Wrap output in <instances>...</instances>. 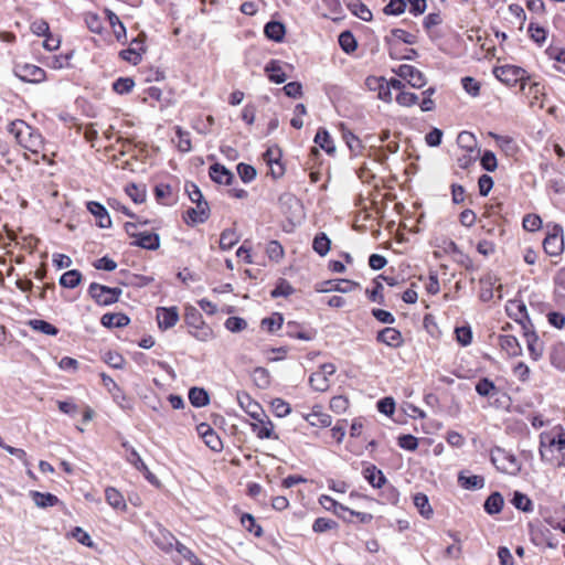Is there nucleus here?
<instances>
[{"label":"nucleus","instance_id":"1","mask_svg":"<svg viewBox=\"0 0 565 565\" xmlns=\"http://www.w3.org/2000/svg\"><path fill=\"white\" fill-rule=\"evenodd\" d=\"M8 131L15 138L23 148L38 152L43 145V138L33 127L24 120H14L8 125Z\"/></svg>","mask_w":565,"mask_h":565},{"label":"nucleus","instance_id":"27","mask_svg":"<svg viewBox=\"0 0 565 565\" xmlns=\"http://www.w3.org/2000/svg\"><path fill=\"white\" fill-rule=\"evenodd\" d=\"M86 207L97 218L99 227L108 228L111 226L110 216L104 205L95 201H89Z\"/></svg>","mask_w":565,"mask_h":565},{"label":"nucleus","instance_id":"9","mask_svg":"<svg viewBox=\"0 0 565 565\" xmlns=\"http://www.w3.org/2000/svg\"><path fill=\"white\" fill-rule=\"evenodd\" d=\"M457 484L467 491H478L484 488L486 477L465 468L457 472Z\"/></svg>","mask_w":565,"mask_h":565},{"label":"nucleus","instance_id":"58","mask_svg":"<svg viewBox=\"0 0 565 565\" xmlns=\"http://www.w3.org/2000/svg\"><path fill=\"white\" fill-rule=\"evenodd\" d=\"M175 135L178 137L177 147L182 152H189L191 151V139H190V132L183 130L181 127H175Z\"/></svg>","mask_w":565,"mask_h":565},{"label":"nucleus","instance_id":"57","mask_svg":"<svg viewBox=\"0 0 565 565\" xmlns=\"http://www.w3.org/2000/svg\"><path fill=\"white\" fill-rule=\"evenodd\" d=\"M135 87V81L131 77H119L113 83V89L119 95L128 94Z\"/></svg>","mask_w":565,"mask_h":565},{"label":"nucleus","instance_id":"21","mask_svg":"<svg viewBox=\"0 0 565 565\" xmlns=\"http://www.w3.org/2000/svg\"><path fill=\"white\" fill-rule=\"evenodd\" d=\"M66 537L75 540L78 544H81L89 550L97 551V548H98L97 543L94 542L90 534L84 527H82L79 525L72 526L67 531Z\"/></svg>","mask_w":565,"mask_h":565},{"label":"nucleus","instance_id":"14","mask_svg":"<svg viewBox=\"0 0 565 565\" xmlns=\"http://www.w3.org/2000/svg\"><path fill=\"white\" fill-rule=\"evenodd\" d=\"M509 503L522 513H532L535 504L533 499L521 490H512L508 494Z\"/></svg>","mask_w":565,"mask_h":565},{"label":"nucleus","instance_id":"38","mask_svg":"<svg viewBox=\"0 0 565 565\" xmlns=\"http://www.w3.org/2000/svg\"><path fill=\"white\" fill-rule=\"evenodd\" d=\"M265 72L268 74L270 82L281 84L287 79V75L277 60L269 61L265 66Z\"/></svg>","mask_w":565,"mask_h":565},{"label":"nucleus","instance_id":"31","mask_svg":"<svg viewBox=\"0 0 565 565\" xmlns=\"http://www.w3.org/2000/svg\"><path fill=\"white\" fill-rule=\"evenodd\" d=\"M209 174L218 184H231L234 179V174L220 163L212 164Z\"/></svg>","mask_w":565,"mask_h":565},{"label":"nucleus","instance_id":"56","mask_svg":"<svg viewBox=\"0 0 565 565\" xmlns=\"http://www.w3.org/2000/svg\"><path fill=\"white\" fill-rule=\"evenodd\" d=\"M350 405L349 398L345 395H335L329 402V408L335 414H343Z\"/></svg>","mask_w":565,"mask_h":565},{"label":"nucleus","instance_id":"53","mask_svg":"<svg viewBox=\"0 0 565 565\" xmlns=\"http://www.w3.org/2000/svg\"><path fill=\"white\" fill-rule=\"evenodd\" d=\"M348 419L341 418L335 422V424L331 427L330 433L332 439L340 445L347 435Z\"/></svg>","mask_w":565,"mask_h":565},{"label":"nucleus","instance_id":"12","mask_svg":"<svg viewBox=\"0 0 565 565\" xmlns=\"http://www.w3.org/2000/svg\"><path fill=\"white\" fill-rule=\"evenodd\" d=\"M318 502L324 510L333 513L338 519L342 520L344 523H352V519L345 515V513H348L349 507L337 501L333 497L329 494H320V497L318 498Z\"/></svg>","mask_w":565,"mask_h":565},{"label":"nucleus","instance_id":"40","mask_svg":"<svg viewBox=\"0 0 565 565\" xmlns=\"http://www.w3.org/2000/svg\"><path fill=\"white\" fill-rule=\"evenodd\" d=\"M265 35L275 42H281L285 38L286 29L281 22L269 21L264 28Z\"/></svg>","mask_w":565,"mask_h":565},{"label":"nucleus","instance_id":"49","mask_svg":"<svg viewBox=\"0 0 565 565\" xmlns=\"http://www.w3.org/2000/svg\"><path fill=\"white\" fill-rule=\"evenodd\" d=\"M330 244L329 237L324 233H319L313 238L312 248L318 255L326 256L330 250Z\"/></svg>","mask_w":565,"mask_h":565},{"label":"nucleus","instance_id":"51","mask_svg":"<svg viewBox=\"0 0 565 565\" xmlns=\"http://www.w3.org/2000/svg\"><path fill=\"white\" fill-rule=\"evenodd\" d=\"M380 495L384 498L386 502L396 507L399 502L401 492L394 484L388 481L387 486H385L383 489H380Z\"/></svg>","mask_w":565,"mask_h":565},{"label":"nucleus","instance_id":"24","mask_svg":"<svg viewBox=\"0 0 565 565\" xmlns=\"http://www.w3.org/2000/svg\"><path fill=\"white\" fill-rule=\"evenodd\" d=\"M210 216V207L207 202H199L196 207H191L186 211L184 217L188 224H200L204 223Z\"/></svg>","mask_w":565,"mask_h":565},{"label":"nucleus","instance_id":"46","mask_svg":"<svg viewBox=\"0 0 565 565\" xmlns=\"http://www.w3.org/2000/svg\"><path fill=\"white\" fill-rule=\"evenodd\" d=\"M390 47H394V41L403 42L405 44H415L417 41L416 35L403 30V29H393L391 31V38H386Z\"/></svg>","mask_w":565,"mask_h":565},{"label":"nucleus","instance_id":"48","mask_svg":"<svg viewBox=\"0 0 565 565\" xmlns=\"http://www.w3.org/2000/svg\"><path fill=\"white\" fill-rule=\"evenodd\" d=\"M309 385L315 392H326L329 388V380L319 371L312 372L309 376Z\"/></svg>","mask_w":565,"mask_h":565},{"label":"nucleus","instance_id":"30","mask_svg":"<svg viewBox=\"0 0 565 565\" xmlns=\"http://www.w3.org/2000/svg\"><path fill=\"white\" fill-rule=\"evenodd\" d=\"M236 401L238 406L248 415V412L252 411H264L263 405L254 399L250 394L246 391H237L236 392Z\"/></svg>","mask_w":565,"mask_h":565},{"label":"nucleus","instance_id":"64","mask_svg":"<svg viewBox=\"0 0 565 565\" xmlns=\"http://www.w3.org/2000/svg\"><path fill=\"white\" fill-rule=\"evenodd\" d=\"M497 556L500 565H514L515 561L510 551L505 545H500L497 550Z\"/></svg>","mask_w":565,"mask_h":565},{"label":"nucleus","instance_id":"16","mask_svg":"<svg viewBox=\"0 0 565 565\" xmlns=\"http://www.w3.org/2000/svg\"><path fill=\"white\" fill-rule=\"evenodd\" d=\"M156 311V318L160 330L171 329L179 321V310L175 306L168 308L158 307Z\"/></svg>","mask_w":565,"mask_h":565},{"label":"nucleus","instance_id":"3","mask_svg":"<svg viewBox=\"0 0 565 565\" xmlns=\"http://www.w3.org/2000/svg\"><path fill=\"white\" fill-rule=\"evenodd\" d=\"M121 294L122 290L120 288H111L97 282H92L88 287V295L99 306H110L116 303Z\"/></svg>","mask_w":565,"mask_h":565},{"label":"nucleus","instance_id":"33","mask_svg":"<svg viewBox=\"0 0 565 565\" xmlns=\"http://www.w3.org/2000/svg\"><path fill=\"white\" fill-rule=\"evenodd\" d=\"M395 440L397 447L408 452H415L420 444V438L411 433H401Z\"/></svg>","mask_w":565,"mask_h":565},{"label":"nucleus","instance_id":"35","mask_svg":"<svg viewBox=\"0 0 565 565\" xmlns=\"http://www.w3.org/2000/svg\"><path fill=\"white\" fill-rule=\"evenodd\" d=\"M375 408L387 418H393L396 414V401L392 395H385L376 401Z\"/></svg>","mask_w":565,"mask_h":565},{"label":"nucleus","instance_id":"62","mask_svg":"<svg viewBox=\"0 0 565 565\" xmlns=\"http://www.w3.org/2000/svg\"><path fill=\"white\" fill-rule=\"evenodd\" d=\"M237 173L244 183H248L256 178V169L247 163H238L236 167Z\"/></svg>","mask_w":565,"mask_h":565},{"label":"nucleus","instance_id":"28","mask_svg":"<svg viewBox=\"0 0 565 565\" xmlns=\"http://www.w3.org/2000/svg\"><path fill=\"white\" fill-rule=\"evenodd\" d=\"M160 536L153 540L154 545L166 554L174 550V543L178 537L168 529L162 527L159 530Z\"/></svg>","mask_w":565,"mask_h":565},{"label":"nucleus","instance_id":"10","mask_svg":"<svg viewBox=\"0 0 565 565\" xmlns=\"http://www.w3.org/2000/svg\"><path fill=\"white\" fill-rule=\"evenodd\" d=\"M29 497L39 509H49L58 507L66 510L64 502L54 493L49 491L30 490Z\"/></svg>","mask_w":565,"mask_h":565},{"label":"nucleus","instance_id":"5","mask_svg":"<svg viewBox=\"0 0 565 565\" xmlns=\"http://www.w3.org/2000/svg\"><path fill=\"white\" fill-rule=\"evenodd\" d=\"M494 76L508 86H514L521 83L524 89V81L527 79L526 71L515 65H502L493 70Z\"/></svg>","mask_w":565,"mask_h":565},{"label":"nucleus","instance_id":"4","mask_svg":"<svg viewBox=\"0 0 565 565\" xmlns=\"http://www.w3.org/2000/svg\"><path fill=\"white\" fill-rule=\"evenodd\" d=\"M527 532L531 543L535 546L545 545L548 548H556L558 546V541L554 537L553 533L542 524L530 521L527 523Z\"/></svg>","mask_w":565,"mask_h":565},{"label":"nucleus","instance_id":"41","mask_svg":"<svg viewBox=\"0 0 565 565\" xmlns=\"http://www.w3.org/2000/svg\"><path fill=\"white\" fill-rule=\"evenodd\" d=\"M377 339L388 347L396 348L402 342V334L395 328L387 327L379 333Z\"/></svg>","mask_w":565,"mask_h":565},{"label":"nucleus","instance_id":"59","mask_svg":"<svg viewBox=\"0 0 565 565\" xmlns=\"http://www.w3.org/2000/svg\"><path fill=\"white\" fill-rule=\"evenodd\" d=\"M84 20H85L87 28L92 32L97 33V34L102 33L104 25H103V21H102L100 17L97 13L87 12L84 15Z\"/></svg>","mask_w":565,"mask_h":565},{"label":"nucleus","instance_id":"8","mask_svg":"<svg viewBox=\"0 0 565 565\" xmlns=\"http://www.w3.org/2000/svg\"><path fill=\"white\" fill-rule=\"evenodd\" d=\"M544 252L550 256H559L564 252L563 227L554 225L543 241Z\"/></svg>","mask_w":565,"mask_h":565},{"label":"nucleus","instance_id":"15","mask_svg":"<svg viewBox=\"0 0 565 565\" xmlns=\"http://www.w3.org/2000/svg\"><path fill=\"white\" fill-rule=\"evenodd\" d=\"M396 74L408 82L415 88H420L426 84L424 74L413 65L402 64L395 71Z\"/></svg>","mask_w":565,"mask_h":565},{"label":"nucleus","instance_id":"2","mask_svg":"<svg viewBox=\"0 0 565 565\" xmlns=\"http://www.w3.org/2000/svg\"><path fill=\"white\" fill-rule=\"evenodd\" d=\"M248 416L252 419V422H248L247 424L249 425L253 434L258 439H279V435L275 430L276 426L265 411H252L248 412Z\"/></svg>","mask_w":565,"mask_h":565},{"label":"nucleus","instance_id":"39","mask_svg":"<svg viewBox=\"0 0 565 565\" xmlns=\"http://www.w3.org/2000/svg\"><path fill=\"white\" fill-rule=\"evenodd\" d=\"M129 318L121 312L105 313L103 315L100 322L107 328H121L129 323Z\"/></svg>","mask_w":565,"mask_h":565},{"label":"nucleus","instance_id":"26","mask_svg":"<svg viewBox=\"0 0 565 565\" xmlns=\"http://www.w3.org/2000/svg\"><path fill=\"white\" fill-rule=\"evenodd\" d=\"M254 385L259 390H267L271 384L270 372L264 366H255L247 370Z\"/></svg>","mask_w":565,"mask_h":565},{"label":"nucleus","instance_id":"6","mask_svg":"<svg viewBox=\"0 0 565 565\" xmlns=\"http://www.w3.org/2000/svg\"><path fill=\"white\" fill-rule=\"evenodd\" d=\"M195 430L199 437L203 440V443L210 450H212L215 454H218L223 450V440L210 423H199L195 426Z\"/></svg>","mask_w":565,"mask_h":565},{"label":"nucleus","instance_id":"19","mask_svg":"<svg viewBox=\"0 0 565 565\" xmlns=\"http://www.w3.org/2000/svg\"><path fill=\"white\" fill-rule=\"evenodd\" d=\"M188 399L194 408H202L211 403V394L204 386L193 385L188 390Z\"/></svg>","mask_w":565,"mask_h":565},{"label":"nucleus","instance_id":"34","mask_svg":"<svg viewBox=\"0 0 565 565\" xmlns=\"http://www.w3.org/2000/svg\"><path fill=\"white\" fill-rule=\"evenodd\" d=\"M555 429L557 430L555 434L548 433V437H546L548 449L552 451L554 448L558 452H563L565 451V428L557 425Z\"/></svg>","mask_w":565,"mask_h":565},{"label":"nucleus","instance_id":"54","mask_svg":"<svg viewBox=\"0 0 565 565\" xmlns=\"http://www.w3.org/2000/svg\"><path fill=\"white\" fill-rule=\"evenodd\" d=\"M339 45L345 53H352L356 50L358 43L350 31H343L339 35Z\"/></svg>","mask_w":565,"mask_h":565},{"label":"nucleus","instance_id":"37","mask_svg":"<svg viewBox=\"0 0 565 565\" xmlns=\"http://www.w3.org/2000/svg\"><path fill=\"white\" fill-rule=\"evenodd\" d=\"M270 411L277 418H285L292 412V407L289 402L282 397H274L270 401Z\"/></svg>","mask_w":565,"mask_h":565},{"label":"nucleus","instance_id":"13","mask_svg":"<svg viewBox=\"0 0 565 565\" xmlns=\"http://www.w3.org/2000/svg\"><path fill=\"white\" fill-rule=\"evenodd\" d=\"M14 74L23 82L40 83L45 78L43 68L33 64H18Z\"/></svg>","mask_w":565,"mask_h":565},{"label":"nucleus","instance_id":"23","mask_svg":"<svg viewBox=\"0 0 565 565\" xmlns=\"http://www.w3.org/2000/svg\"><path fill=\"white\" fill-rule=\"evenodd\" d=\"M106 502L116 511L127 512L128 507L124 494L113 486H107L105 489Z\"/></svg>","mask_w":565,"mask_h":565},{"label":"nucleus","instance_id":"50","mask_svg":"<svg viewBox=\"0 0 565 565\" xmlns=\"http://www.w3.org/2000/svg\"><path fill=\"white\" fill-rule=\"evenodd\" d=\"M239 237L236 234L235 230L226 228L221 233L220 237V247L223 250L231 249L235 244H237Z\"/></svg>","mask_w":565,"mask_h":565},{"label":"nucleus","instance_id":"42","mask_svg":"<svg viewBox=\"0 0 565 565\" xmlns=\"http://www.w3.org/2000/svg\"><path fill=\"white\" fill-rule=\"evenodd\" d=\"M337 529H339V523L327 516H318L312 523V532L316 534H324Z\"/></svg>","mask_w":565,"mask_h":565},{"label":"nucleus","instance_id":"43","mask_svg":"<svg viewBox=\"0 0 565 565\" xmlns=\"http://www.w3.org/2000/svg\"><path fill=\"white\" fill-rule=\"evenodd\" d=\"M131 356L141 366L148 365L149 362H151L152 365H158L162 371H164L170 376L171 380L177 379V374H175L173 367L164 361L149 360L148 355H131Z\"/></svg>","mask_w":565,"mask_h":565},{"label":"nucleus","instance_id":"36","mask_svg":"<svg viewBox=\"0 0 565 565\" xmlns=\"http://www.w3.org/2000/svg\"><path fill=\"white\" fill-rule=\"evenodd\" d=\"M55 403L58 412L63 415L74 418L79 413V406L73 396H66L63 399H56Z\"/></svg>","mask_w":565,"mask_h":565},{"label":"nucleus","instance_id":"17","mask_svg":"<svg viewBox=\"0 0 565 565\" xmlns=\"http://www.w3.org/2000/svg\"><path fill=\"white\" fill-rule=\"evenodd\" d=\"M504 504L505 500L503 494L500 491L494 490L484 499L482 508L486 514L495 516L503 511Z\"/></svg>","mask_w":565,"mask_h":565},{"label":"nucleus","instance_id":"47","mask_svg":"<svg viewBox=\"0 0 565 565\" xmlns=\"http://www.w3.org/2000/svg\"><path fill=\"white\" fill-rule=\"evenodd\" d=\"M82 280V274L77 269H71L68 271H65L60 277V285L64 288L73 289L79 285Z\"/></svg>","mask_w":565,"mask_h":565},{"label":"nucleus","instance_id":"25","mask_svg":"<svg viewBox=\"0 0 565 565\" xmlns=\"http://www.w3.org/2000/svg\"><path fill=\"white\" fill-rule=\"evenodd\" d=\"M358 286H359L358 282H354V281L348 280V279L327 280V281H323L317 290L321 291V292H327V291H332V290L340 291V292H349V291L353 290L354 288H356Z\"/></svg>","mask_w":565,"mask_h":565},{"label":"nucleus","instance_id":"63","mask_svg":"<svg viewBox=\"0 0 565 565\" xmlns=\"http://www.w3.org/2000/svg\"><path fill=\"white\" fill-rule=\"evenodd\" d=\"M57 366L60 370L64 371V372H67V373H75L78 367H79V363L76 359L70 356V355H64L58 362H57Z\"/></svg>","mask_w":565,"mask_h":565},{"label":"nucleus","instance_id":"45","mask_svg":"<svg viewBox=\"0 0 565 565\" xmlns=\"http://www.w3.org/2000/svg\"><path fill=\"white\" fill-rule=\"evenodd\" d=\"M106 17L118 41L126 39V28L118 15L109 9H105Z\"/></svg>","mask_w":565,"mask_h":565},{"label":"nucleus","instance_id":"22","mask_svg":"<svg viewBox=\"0 0 565 565\" xmlns=\"http://www.w3.org/2000/svg\"><path fill=\"white\" fill-rule=\"evenodd\" d=\"M412 501L418 514L425 519L430 520L434 515V509L429 502V498L425 492H415L412 494Z\"/></svg>","mask_w":565,"mask_h":565},{"label":"nucleus","instance_id":"55","mask_svg":"<svg viewBox=\"0 0 565 565\" xmlns=\"http://www.w3.org/2000/svg\"><path fill=\"white\" fill-rule=\"evenodd\" d=\"M282 323V316L278 312H275L270 317L264 318L260 324L262 328L267 330L268 332H275L281 328Z\"/></svg>","mask_w":565,"mask_h":565},{"label":"nucleus","instance_id":"60","mask_svg":"<svg viewBox=\"0 0 565 565\" xmlns=\"http://www.w3.org/2000/svg\"><path fill=\"white\" fill-rule=\"evenodd\" d=\"M184 320L190 330L205 323L203 321L202 315L195 308L186 309Z\"/></svg>","mask_w":565,"mask_h":565},{"label":"nucleus","instance_id":"20","mask_svg":"<svg viewBox=\"0 0 565 565\" xmlns=\"http://www.w3.org/2000/svg\"><path fill=\"white\" fill-rule=\"evenodd\" d=\"M494 454H500L503 456V458L514 467L515 471L512 473V475H518L521 472L522 470V465L521 462L519 461L518 457L515 456V454H513L512 451H508L505 450L504 448L500 447V446H494L491 450V455H490V461L492 465L495 466L497 470L500 471V472H507V469L504 468H501L499 466H497V458L494 456Z\"/></svg>","mask_w":565,"mask_h":565},{"label":"nucleus","instance_id":"32","mask_svg":"<svg viewBox=\"0 0 565 565\" xmlns=\"http://www.w3.org/2000/svg\"><path fill=\"white\" fill-rule=\"evenodd\" d=\"M132 245L149 250H156L160 246V237L156 233L142 232L138 234V238Z\"/></svg>","mask_w":565,"mask_h":565},{"label":"nucleus","instance_id":"7","mask_svg":"<svg viewBox=\"0 0 565 565\" xmlns=\"http://www.w3.org/2000/svg\"><path fill=\"white\" fill-rule=\"evenodd\" d=\"M362 471L361 475L363 479L369 483L373 489L380 490L383 489L388 483V479L375 463L370 461H361Z\"/></svg>","mask_w":565,"mask_h":565},{"label":"nucleus","instance_id":"18","mask_svg":"<svg viewBox=\"0 0 565 565\" xmlns=\"http://www.w3.org/2000/svg\"><path fill=\"white\" fill-rule=\"evenodd\" d=\"M111 401L128 416L132 417L136 411V399L134 396L128 395L125 391L120 388H116L115 392L110 395Z\"/></svg>","mask_w":565,"mask_h":565},{"label":"nucleus","instance_id":"52","mask_svg":"<svg viewBox=\"0 0 565 565\" xmlns=\"http://www.w3.org/2000/svg\"><path fill=\"white\" fill-rule=\"evenodd\" d=\"M349 8L351 9L352 13L355 14L361 20H372L373 14L371 10L360 0H353L352 2H350Z\"/></svg>","mask_w":565,"mask_h":565},{"label":"nucleus","instance_id":"44","mask_svg":"<svg viewBox=\"0 0 565 565\" xmlns=\"http://www.w3.org/2000/svg\"><path fill=\"white\" fill-rule=\"evenodd\" d=\"M315 142L329 154L335 151L334 142L328 130L324 128L318 129L315 136Z\"/></svg>","mask_w":565,"mask_h":565},{"label":"nucleus","instance_id":"11","mask_svg":"<svg viewBox=\"0 0 565 565\" xmlns=\"http://www.w3.org/2000/svg\"><path fill=\"white\" fill-rule=\"evenodd\" d=\"M505 311L511 319L521 324L523 330H527V327L531 324V322L527 308L522 300H509L505 305Z\"/></svg>","mask_w":565,"mask_h":565},{"label":"nucleus","instance_id":"29","mask_svg":"<svg viewBox=\"0 0 565 565\" xmlns=\"http://www.w3.org/2000/svg\"><path fill=\"white\" fill-rule=\"evenodd\" d=\"M475 391L480 397L491 398L499 393L494 381L488 376H482L475 384Z\"/></svg>","mask_w":565,"mask_h":565},{"label":"nucleus","instance_id":"61","mask_svg":"<svg viewBox=\"0 0 565 565\" xmlns=\"http://www.w3.org/2000/svg\"><path fill=\"white\" fill-rule=\"evenodd\" d=\"M457 142L461 148L472 152L477 147V140L473 134L469 131H461L458 135Z\"/></svg>","mask_w":565,"mask_h":565}]
</instances>
